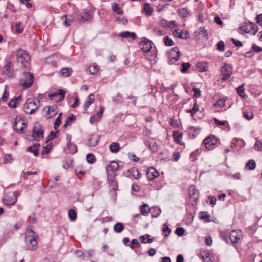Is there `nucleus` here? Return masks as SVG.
Returning a JSON list of instances; mask_svg holds the SVG:
<instances>
[{
    "instance_id": "1",
    "label": "nucleus",
    "mask_w": 262,
    "mask_h": 262,
    "mask_svg": "<svg viewBox=\"0 0 262 262\" xmlns=\"http://www.w3.org/2000/svg\"><path fill=\"white\" fill-rule=\"evenodd\" d=\"M25 242L29 250H34L36 249L38 235L31 229H27L25 232Z\"/></svg>"
},
{
    "instance_id": "2",
    "label": "nucleus",
    "mask_w": 262,
    "mask_h": 262,
    "mask_svg": "<svg viewBox=\"0 0 262 262\" xmlns=\"http://www.w3.org/2000/svg\"><path fill=\"white\" fill-rule=\"evenodd\" d=\"M16 61L20 64L22 68L28 67L30 62V57L26 51L19 49L17 51Z\"/></svg>"
},
{
    "instance_id": "3",
    "label": "nucleus",
    "mask_w": 262,
    "mask_h": 262,
    "mask_svg": "<svg viewBox=\"0 0 262 262\" xmlns=\"http://www.w3.org/2000/svg\"><path fill=\"white\" fill-rule=\"evenodd\" d=\"M40 101L37 98L28 99L24 104V110L26 114H32L39 106Z\"/></svg>"
},
{
    "instance_id": "4",
    "label": "nucleus",
    "mask_w": 262,
    "mask_h": 262,
    "mask_svg": "<svg viewBox=\"0 0 262 262\" xmlns=\"http://www.w3.org/2000/svg\"><path fill=\"white\" fill-rule=\"evenodd\" d=\"M33 81V75L30 72H26L24 73L23 77L19 80V84L23 89H27L32 85Z\"/></svg>"
},
{
    "instance_id": "5",
    "label": "nucleus",
    "mask_w": 262,
    "mask_h": 262,
    "mask_svg": "<svg viewBox=\"0 0 262 262\" xmlns=\"http://www.w3.org/2000/svg\"><path fill=\"white\" fill-rule=\"evenodd\" d=\"M17 191L8 192L3 199L4 204L6 205H12L15 203L17 199Z\"/></svg>"
},
{
    "instance_id": "6",
    "label": "nucleus",
    "mask_w": 262,
    "mask_h": 262,
    "mask_svg": "<svg viewBox=\"0 0 262 262\" xmlns=\"http://www.w3.org/2000/svg\"><path fill=\"white\" fill-rule=\"evenodd\" d=\"M205 147L208 150H212L218 142V140L214 136L211 135L206 137L204 140Z\"/></svg>"
},
{
    "instance_id": "7",
    "label": "nucleus",
    "mask_w": 262,
    "mask_h": 262,
    "mask_svg": "<svg viewBox=\"0 0 262 262\" xmlns=\"http://www.w3.org/2000/svg\"><path fill=\"white\" fill-rule=\"evenodd\" d=\"M27 126L25 121L20 117L17 116L13 124V129L18 133H23L24 129Z\"/></svg>"
},
{
    "instance_id": "8",
    "label": "nucleus",
    "mask_w": 262,
    "mask_h": 262,
    "mask_svg": "<svg viewBox=\"0 0 262 262\" xmlns=\"http://www.w3.org/2000/svg\"><path fill=\"white\" fill-rule=\"evenodd\" d=\"M242 31L247 33L255 35L257 31V26L253 23H245L240 27Z\"/></svg>"
},
{
    "instance_id": "9",
    "label": "nucleus",
    "mask_w": 262,
    "mask_h": 262,
    "mask_svg": "<svg viewBox=\"0 0 262 262\" xmlns=\"http://www.w3.org/2000/svg\"><path fill=\"white\" fill-rule=\"evenodd\" d=\"M180 56V52L178 47L173 48L168 53L169 64H173L178 60Z\"/></svg>"
},
{
    "instance_id": "10",
    "label": "nucleus",
    "mask_w": 262,
    "mask_h": 262,
    "mask_svg": "<svg viewBox=\"0 0 262 262\" xmlns=\"http://www.w3.org/2000/svg\"><path fill=\"white\" fill-rule=\"evenodd\" d=\"M232 74L231 68L228 64L225 63L221 69V78L225 81L228 79Z\"/></svg>"
},
{
    "instance_id": "11",
    "label": "nucleus",
    "mask_w": 262,
    "mask_h": 262,
    "mask_svg": "<svg viewBox=\"0 0 262 262\" xmlns=\"http://www.w3.org/2000/svg\"><path fill=\"white\" fill-rule=\"evenodd\" d=\"M3 73L8 77H12L14 74L12 62L9 58L5 60V64L3 68Z\"/></svg>"
},
{
    "instance_id": "12",
    "label": "nucleus",
    "mask_w": 262,
    "mask_h": 262,
    "mask_svg": "<svg viewBox=\"0 0 262 262\" xmlns=\"http://www.w3.org/2000/svg\"><path fill=\"white\" fill-rule=\"evenodd\" d=\"M65 93L63 90L59 89L53 93L49 94L48 96L51 99L54 100L56 102H59L62 100L64 98Z\"/></svg>"
},
{
    "instance_id": "13",
    "label": "nucleus",
    "mask_w": 262,
    "mask_h": 262,
    "mask_svg": "<svg viewBox=\"0 0 262 262\" xmlns=\"http://www.w3.org/2000/svg\"><path fill=\"white\" fill-rule=\"evenodd\" d=\"M119 165L115 161H111L106 168L107 177H115V172L118 169Z\"/></svg>"
},
{
    "instance_id": "14",
    "label": "nucleus",
    "mask_w": 262,
    "mask_h": 262,
    "mask_svg": "<svg viewBox=\"0 0 262 262\" xmlns=\"http://www.w3.org/2000/svg\"><path fill=\"white\" fill-rule=\"evenodd\" d=\"M32 137L36 141H39V138H42L43 131L39 124L36 123L34 126L32 133Z\"/></svg>"
},
{
    "instance_id": "15",
    "label": "nucleus",
    "mask_w": 262,
    "mask_h": 262,
    "mask_svg": "<svg viewBox=\"0 0 262 262\" xmlns=\"http://www.w3.org/2000/svg\"><path fill=\"white\" fill-rule=\"evenodd\" d=\"M152 42L146 38H143L139 45L141 49L144 52H149L151 49Z\"/></svg>"
},
{
    "instance_id": "16",
    "label": "nucleus",
    "mask_w": 262,
    "mask_h": 262,
    "mask_svg": "<svg viewBox=\"0 0 262 262\" xmlns=\"http://www.w3.org/2000/svg\"><path fill=\"white\" fill-rule=\"evenodd\" d=\"M146 174L148 180L151 181L159 176V173L157 170L152 167H149L146 171Z\"/></svg>"
},
{
    "instance_id": "17",
    "label": "nucleus",
    "mask_w": 262,
    "mask_h": 262,
    "mask_svg": "<svg viewBox=\"0 0 262 262\" xmlns=\"http://www.w3.org/2000/svg\"><path fill=\"white\" fill-rule=\"evenodd\" d=\"M188 192L190 199L196 201L199 198V191L195 189L194 185H191L188 188Z\"/></svg>"
},
{
    "instance_id": "18",
    "label": "nucleus",
    "mask_w": 262,
    "mask_h": 262,
    "mask_svg": "<svg viewBox=\"0 0 262 262\" xmlns=\"http://www.w3.org/2000/svg\"><path fill=\"white\" fill-rule=\"evenodd\" d=\"M104 111V107L101 106L100 108L99 112L97 113L96 114L92 116L90 119V122L91 124H94L95 123L99 121L100 118L102 117L103 113Z\"/></svg>"
},
{
    "instance_id": "19",
    "label": "nucleus",
    "mask_w": 262,
    "mask_h": 262,
    "mask_svg": "<svg viewBox=\"0 0 262 262\" xmlns=\"http://www.w3.org/2000/svg\"><path fill=\"white\" fill-rule=\"evenodd\" d=\"M47 113L48 116L47 117L48 119L55 117L58 113L57 106L55 105L48 106Z\"/></svg>"
},
{
    "instance_id": "20",
    "label": "nucleus",
    "mask_w": 262,
    "mask_h": 262,
    "mask_svg": "<svg viewBox=\"0 0 262 262\" xmlns=\"http://www.w3.org/2000/svg\"><path fill=\"white\" fill-rule=\"evenodd\" d=\"M241 238V233L235 230H232L229 234V238L231 242L236 244Z\"/></svg>"
},
{
    "instance_id": "21",
    "label": "nucleus",
    "mask_w": 262,
    "mask_h": 262,
    "mask_svg": "<svg viewBox=\"0 0 262 262\" xmlns=\"http://www.w3.org/2000/svg\"><path fill=\"white\" fill-rule=\"evenodd\" d=\"M200 128L190 126L188 128L187 135L190 138H194L199 134Z\"/></svg>"
},
{
    "instance_id": "22",
    "label": "nucleus",
    "mask_w": 262,
    "mask_h": 262,
    "mask_svg": "<svg viewBox=\"0 0 262 262\" xmlns=\"http://www.w3.org/2000/svg\"><path fill=\"white\" fill-rule=\"evenodd\" d=\"M100 138L97 134H92L88 139L89 145L91 147L96 146L99 141Z\"/></svg>"
},
{
    "instance_id": "23",
    "label": "nucleus",
    "mask_w": 262,
    "mask_h": 262,
    "mask_svg": "<svg viewBox=\"0 0 262 262\" xmlns=\"http://www.w3.org/2000/svg\"><path fill=\"white\" fill-rule=\"evenodd\" d=\"M173 35L178 38L182 39H187L189 37V34L187 32L185 33L181 30H175L173 31Z\"/></svg>"
},
{
    "instance_id": "24",
    "label": "nucleus",
    "mask_w": 262,
    "mask_h": 262,
    "mask_svg": "<svg viewBox=\"0 0 262 262\" xmlns=\"http://www.w3.org/2000/svg\"><path fill=\"white\" fill-rule=\"evenodd\" d=\"M21 100V96L18 97H14L9 102V106L12 108H16L18 104H19Z\"/></svg>"
},
{
    "instance_id": "25",
    "label": "nucleus",
    "mask_w": 262,
    "mask_h": 262,
    "mask_svg": "<svg viewBox=\"0 0 262 262\" xmlns=\"http://www.w3.org/2000/svg\"><path fill=\"white\" fill-rule=\"evenodd\" d=\"M107 180L111 189L116 191L118 188V185L115 177H107Z\"/></svg>"
},
{
    "instance_id": "26",
    "label": "nucleus",
    "mask_w": 262,
    "mask_h": 262,
    "mask_svg": "<svg viewBox=\"0 0 262 262\" xmlns=\"http://www.w3.org/2000/svg\"><path fill=\"white\" fill-rule=\"evenodd\" d=\"M201 257L204 262H213V259L208 251H204L201 253Z\"/></svg>"
},
{
    "instance_id": "27",
    "label": "nucleus",
    "mask_w": 262,
    "mask_h": 262,
    "mask_svg": "<svg viewBox=\"0 0 262 262\" xmlns=\"http://www.w3.org/2000/svg\"><path fill=\"white\" fill-rule=\"evenodd\" d=\"M94 95L93 94L89 95L87 98V100L85 102L83 106L85 111H86L89 107L94 102Z\"/></svg>"
},
{
    "instance_id": "28",
    "label": "nucleus",
    "mask_w": 262,
    "mask_h": 262,
    "mask_svg": "<svg viewBox=\"0 0 262 262\" xmlns=\"http://www.w3.org/2000/svg\"><path fill=\"white\" fill-rule=\"evenodd\" d=\"M150 210V208L149 207V206L146 204H143V205L140 206L141 214L144 216H147Z\"/></svg>"
},
{
    "instance_id": "29",
    "label": "nucleus",
    "mask_w": 262,
    "mask_h": 262,
    "mask_svg": "<svg viewBox=\"0 0 262 262\" xmlns=\"http://www.w3.org/2000/svg\"><path fill=\"white\" fill-rule=\"evenodd\" d=\"M39 144L35 143L33 145L29 147L27 150L29 152H33L35 156H37L39 155L38 148L39 147Z\"/></svg>"
},
{
    "instance_id": "30",
    "label": "nucleus",
    "mask_w": 262,
    "mask_h": 262,
    "mask_svg": "<svg viewBox=\"0 0 262 262\" xmlns=\"http://www.w3.org/2000/svg\"><path fill=\"white\" fill-rule=\"evenodd\" d=\"M183 134L179 131H174L173 133V137L176 143L180 144H182L181 142V140L182 138Z\"/></svg>"
},
{
    "instance_id": "31",
    "label": "nucleus",
    "mask_w": 262,
    "mask_h": 262,
    "mask_svg": "<svg viewBox=\"0 0 262 262\" xmlns=\"http://www.w3.org/2000/svg\"><path fill=\"white\" fill-rule=\"evenodd\" d=\"M120 35L123 38H132V39H135V38L136 37V35L135 33L129 32L128 31H125L123 32H121V33H120Z\"/></svg>"
},
{
    "instance_id": "32",
    "label": "nucleus",
    "mask_w": 262,
    "mask_h": 262,
    "mask_svg": "<svg viewBox=\"0 0 262 262\" xmlns=\"http://www.w3.org/2000/svg\"><path fill=\"white\" fill-rule=\"evenodd\" d=\"M61 19L63 21V25L66 27L70 26L73 21L72 17L71 16L68 17L66 15H63L61 17Z\"/></svg>"
},
{
    "instance_id": "33",
    "label": "nucleus",
    "mask_w": 262,
    "mask_h": 262,
    "mask_svg": "<svg viewBox=\"0 0 262 262\" xmlns=\"http://www.w3.org/2000/svg\"><path fill=\"white\" fill-rule=\"evenodd\" d=\"M72 72L73 70L71 68H63L60 71L61 75L65 77L70 76L72 74Z\"/></svg>"
},
{
    "instance_id": "34",
    "label": "nucleus",
    "mask_w": 262,
    "mask_h": 262,
    "mask_svg": "<svg viewBox=\"0 0 262 262\" xmlns=\"http://www.w3.org/2000/svg\"><path fill=\"white\" fill-rule=\"evenodd\" d=\"M109 149L112 152L116 153L120 149L119 144L117 142H113L110 144Z\"/></svg>"
},
{
    "instance_id": "35",
    "label": "nucleus",
    "mask_w": 262,
    "mask_h": 262,
    "mask_svg": "<svg viewBox=\"0 0 262 262\" xmlns=\"http://www.w3.org/2000/svg\"><path fill=\"white\" fill-rule=\"evenodd\" d=\"M143 10L146 15L150 16L152 14L154 10L148 3H145L144 5Z\"/></svg>"
},
{
    "instance_id": "36",
    "label": "nucleus",
    "mask_w": 262,
    "mask_h": 262,
    "mask_svg": "<svg viewBox=\"0 0 262 262\" xmlns=\"http://www.w3.org/2000/svg\"><path fill=\"white\" fill-rule=\"evenodd\" d=\"M200 218L202 220H204L206 222H209L210 221V215L208 214L207 212L206 211H201L199 213Z\"/></svg>"
},
{
    "instance_id": "37",
    "label": "nucleus",
    "mask_w": 262,
    "mask_h": 262,
    "mask_svg": "<svg viewBox=\"0 0 262 262\" xmlns=\"http://www.w3.org/2000/svg\"><path fill=\"white\" fill-rule=\"evenodd\" d=\"M68 146L71 153L73 154L77 151V146L75 144H73L71 142V139H69V142L68 144Z\"/></svg>"
},
{
    "instance_id": "38",
    "label": "nucleus",
    "mask_w": 262,
    "mask_h": 262,
    "mask_svg": "<svg viewBox=\"0 0 262 262\" xmlns=\"http://www.w3.org/2000/svg\"><path fill=\"white\" fill-rule=\"evenodd\" d=\"M112 10L118 14L122 15L123 13V11L119 7L117 3H113L112 4Z\"/></svg>"
},
{
    "instance_id": "39",
    "label": "nucleus",
    "mask_w": 262,
    "mask_h": 262,
    "mask_svg": "<svg viewBox=\"0 0 262 262\" xmlns=\"http://www.w3.org/2000/svg\"><path fill=\"white\" fill-rule=\"evenodd\" d=\"M129 171L132 174V176L134 178L138 179L140 178L141 174L137 168H133L129 170Z\"/></svg>"
},
{
    "instance_id": "40",
    "label": "nucleus",
    "mask_w": 262,
    "mask_h": 262,
    "mask_svg": "<svg viewBox=\"0 0 262 262\" xmlns=\"http://www.w3.org/2000/svg\"><path fill=\"white\" fill-rule=\"evenodd\" d=\"M243 117L246 119L250 120L253 118V114L251 111L246 110L243 112Z\"/></svg>"
},
{
    "instance_id": "41",
    "label": "nucleus",
    "mask_w": 262,
    "mask_h": 262,
    "mask_svg": "<svg viewBox=\"0 0 262 262\" xmlns=\"http://www.w3.org/2000/svg\"><path fill=\"white\" fill-rule=\"evenodd\" d=\"M197 69L200 72H204L208 71V67L205 63H200L197 64Z\"/></svg>"
},
{
    "instance_id": "42",
    "label": "nucleus",
    "mask_w": 262,
    "mask_h": 262,
    "mask_svg": "<svg viewBox=\"0 0 262 262\" xmlns=\"http://www.w3.org/2000/svg\"><path fill=\"white\" fill-rule=\"evenodd\" d=\"M199 110V106L196 103H195L193 104V107L191 110H188L187 111V113H191V115L193 116Z\"/></svg>"
},
{
    "instance_id": "43",
    "label": "nucleus",
    "mask_w": 262,
    "mask_h": 262,
    "mask_svg": "<svg viewBox=\"0 0 262 262\" xmlns=\"http://www.w3.org/2000/svg\"><path fill=\"white\" fill-rule=\"evenodd\" d=\"M178 14L183 17H186L189 14V11L186 8H182L178 10Z\"/></svg>"
},
{
    "instance_id": "44",
    "label": "nucleus",
    "mask_w": 262,
    "mask_h": 262,
    "mask_svg": "<svg viewBox=\"0 0 262 262\" xmlns=\"http://www.w3.org/2000/svg\"><path fill=\"white\" fill-rule=\"evenodd\" d=\"M236 92H237V94L241 97H243V98H245V97L246 95H245V89H244V84H242V85L239 86L236 89Z\"/></svg>"
},
{
    "instance_id": "45",
    "label": "nucleus",
    "mask_w": 262,
    "mask_h": 262,
    "mask_svg": "<svg viewBox=\"0 0 262 262\" xmlns=\"http://www.w3.org/2000/svg\"><path fill=\"white\" fill-rule=\"evenodd\" d=\"M123 225L121 223H117L114 226V230L117 233H120L123 230Z\"/></svg>"
},
{
    "instance_id": "46",
    "label": "nucleus",
    "mask_w": 262,
    "mask_h": 262,
    "mask_svg": "<svg viewBox=\"0 0 262 262\" xmlns=\"http://www.w3.org/2000/svg\"><path fill=\"white\" fill-rule=\"evenodd\" d=\"M149 148L152 150V152L157 151V144L156 141L152 140L148 143Z\"/></svg>"
},
{
    "instance_id": "47",
    "label": "nucleus",
    "mask_w": 262,
    "mask_h": 262,
    "mask_svg": "<svg viewBox=\"0 0 262 262\" xmlns=\"http://www.w3.org/2000/svg\"><path fill=\"white\" fill-rule=\"evenodd\" d=\"M68 216L71 220L74 221L77 218L76 212L74 209H70L68 212Z\"/></svg>"
},
{
    "instance_id": "48",
    "label": "nucleus",
    "mask_w": 262,
    "mask_h": 262,
    "mask_svg": "<svg viewBox=\"0 0 262 262\" xmlns=\"http://www.w3.org/2000/svg\"><path fill=\"white\" fill-rule=\"evenodd\" d=\"M246 166L248 169L251 170L255 168L256 164L254 160H250L246 163Z\"/></svg>"
},
{
    "instance_id": "49",
    "label": "nucleus",
    "mask_w": 262,
    "mask_h": 262,
    "mask_svg": "<svg viewBox=\"0 0 262 262\" xmlns=\"http://www.w3.org/2000/svg\"><path fill=\"white\" fill-rule=\"evenodd\" d=\"M163 41L164 42L165 45L167 46H172L174 45L173 40L168 36H166L164 37Z\"/></svg>"
},
{
    "instance_id": "50",
    "label": "nucleus",
    "mask_w": 262,
    "mask_h": 262,
    "mask_svg": "<svg viewBox=\"0 0 262 262\" xmlns=\"http://www.w3.org/2000/svg\"><path fill=\"white\" fill-rule=\"evenodd\" d=\"M76 120V117L73 114H71L70 116H69L67 118L66 122L63 125V127L66 128L68 126L70 125V122L72 121H74Z\"/></svg>"
},
{
    "instance_id": "51",
    "label": "nucleus",
    "mask_w": 262,
    "mask_h": 262,
    "mask_svg": "<svg viewBox=\"0 0 262 262\" xmlns=\"http://www.w3.org/2000/svg\"><path fill=\"white\" fill-rule=\"evenodd\" d=\"M87 162L89 163L93 164L96 161V158L93 154H89L86 156Z\"/></svg>"
},
{
    "instance_id": "52",
    "label": "nucleus",
    "mask_w": 262,
    "mask_h": 262,
    "mask_svg": "<svg viewBox=\"0 0 262 262\" xmlns=\"http://www.w3.org/2000/svg\"><path fill=\"white\" fill-rule=\"evenodd\" d=\"M161 210L160 208L155 207L152 208V217H157L161 213Z\"/></svg>"
},
{
    "instance_id": "53",
    "label": "nucleus",
    "mask_w": 262,
    "mask_h": 262,
    "mask_svg": "<svg viewBox=\"0 0 262 262\" xmlns=\"http://www.w3.org/2000/svg\"><path fill=\"white\" fill-rule=\"evenodd\" d=\"M199 34L206 39H208V34L204 28L201 27L200 28Z\"/></svg>"
},
{
    "instance_id": "54",
    "label": "nucleus",
    "mask_w": 262,
    "mask_h": 262,
    "mask_svg": "<svg viewBox=\"0 0 262 262\" xmlns=\"http://www.w3.org/2000/svg\"><path fill=\"white\" fill-rule=\"evenodd\" d=\"M89 72L91 74H95L98 71V67L97 66H91L89 67Z\"/></svg>"
},
{
    "instance_id": "55",
    "label": "nucleus",
    "mask_w": 262,
    "mask_h": 262,
    "mask_svg": "<svg viewBox=\"0 0 262 262\" xmlns=\"http://www.w3.org/2000/svg\"><path fill=\"white\" fill-rule=\"evenodd\" d=\"M91 17V15L90 13L86 12L84 13V15H82L81 17L80 21H82V22H84L86 20H88L89 18H90Z\"/></svg>"
},
{
    "instance_id": "56",
    "label": "nucleus",
    "mask_w": 262,
    "mask_h": 262,
    "mask_svg": "<svg viewBox=\"0 0 262 262\" xmlns=\"http://www.w3.org/2000/svg\"><path fill=\"white\" fill-rule=\"evenodd\" d=\"M162 231L165 233V236H167L171 232L170 229L165 224L163 227Z\"/></svg>"
},
{
    "instance_id": "57",
    "label": "nucleus",
    "mask_w": 262,
    "mask_h": 262,
    "mask_svg": "<svg viewBox=\"0 0 262 262\" xmlns=\"http://www.w3.org/2000/svg\"><path fill=\"white\" fill-rule=\"evenodd\" d=\"M190 65L188 62H183L182 63V69L181 71L182 73H185L189 69Z\"/></svg>"
},
{
    "instance_id": "58",
    "label": "nucleus",
    "mask_w": 262,
    "mask_h": 262,
    "mask_svg": "<svg viewBox=\"0 0 262 262\" xmlns=\"http://www.w3.org/2000/svg\"><path fill=\"white\" fill-rule=\"evenodd\" d=\"M7 88V86H6L4 93L2 97V100L3 101H4V102H6L8 100V98L9 96V92H7V90H6Z\"/></svg>"
},
{
    "instance_id": "59",
    "label": "nucleus",
    "mask_w": 262,
    "mask_h": 262,
    "mask_svg": "<svg viewBox=\"0 0 262 262\" xmlns=\"http://www.w3.org/2000/svg\"><path fill=\"white\" fill-rule=\"evenodd\" d=\"M254 148L258 151L262 150V143L259 141H257L254 144Z\"/></svg>"
},
{
    "instance_id": "60",
    "label": "nucleus",
    "mask_w": 262,
    "mask_h": 262,
    "mask_svg": "<svg viewBox=\"0 0 262 262\" xmlns=\"http://www.w3.org/2000/svg\"><path fill=\"white\" fill-rule=\"evenodd\" d=\"M217 50L222 51L225 49V44L223 41H220L217 44Z\"/></svg>"
},
{
    "instance_id": "61",
    "label": "nucleus",
    "mask_w": 262,
    "mask_h": 262,
    "mask_svg": "<svg viewBox=\"0 0 262 262\" xmlns=\"http://www.w3.org/2000/svg\"><path fill=\"white\" fill-rule=\"evenodd\" d=\"M113 100L116 102H119L122 100V95L120 93H118L116 96L113 97Z\"/></svg>"
},
{
    "instance_id": "62",
    "label": "nucleus",
    "mask_w": 262,
    "mask_h": 262,
    "mask_svg": "<svg viewBox=\"0 0 262 262\" xmlns=\"http://www.w3.org/2000/svg\"><path fill=\"white\" fill-rule=\"evenodd\" d=\"M185 230L182 227H178L176 229V233L179 236H182L184 234Z\"/></svg>"
},
{
    "instance_id": "63",
    "label": "nucleus",
    "mask_w": 262,
    "mask_h": 262,
    "mask_svg": "<svg viewBox=\"0 0 262 262\" xmlns=\"http://www.w3.org/2000/svg\"><path fill=\"white\" fill-rule=\"evenodd\" d=\"M194 92V96L195 97H199L201 96V91L199 88H193L192 89Z\"/></svg>"
},
{
    "instance_id": "64",
    "label": "nucleus",
    "mask_w": 262,
    "mask_h": 262,
    "mask_svg": "<svg viewBox=\"0 0 262 262\" xmlns=\"http://www.w3.org/2000/svg\"><path fill=\"white\" fill-rule=\"evenodd\" d=\"M231 40L232 41L233 43L237 47H242L243 45L242 42L239 40H236L233 38H232Z\"/></svg>"
}]
</instances>
